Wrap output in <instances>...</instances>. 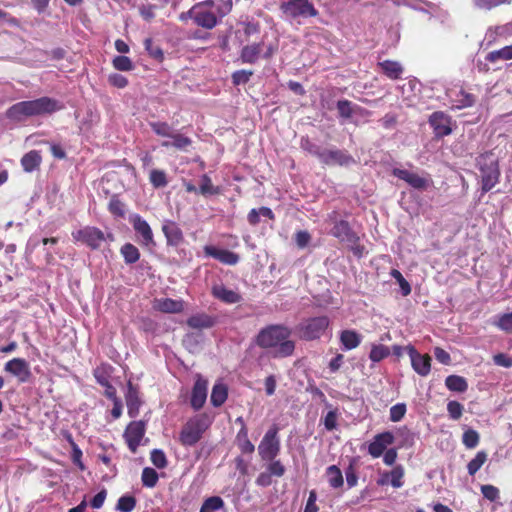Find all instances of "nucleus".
Returning <instances> with one entry per match:
<instances>
[{
	"instance_id": "1",
	"label": "nucleus",
	"mask_w": 512,
	"mask_h": 512,
	"mask_svg": "<svg viewBox=\"0 0 512 512\" xmlns=\"http://www.w3.org/2000/svg\"><path fill=\"white\" fill-rule=\"evenodd\" d=\"M291 331L282 325H271L262 329L257 336V344L262 348H273L275 357H288L293 354L295 343L289 340Z\"/></svg>"
},
{
	"instance_id": "2",
	"label": "nucleus",
	"mask_w": 512,
	"mask_h": 512,
	"mask_svg": "<svg viewBox=\"0 0 512 512\" xmlns=\"http://www.w3.org/2000/svg\"><path fill=\"white\" fill-rule=\"evenodd\" d=\"M62 105L55 99L41 97L35 100L22 101L11 106L6 115L14 121H23L28 117L50 114L58 111Z\"/></svg>"
},
{
	"instance_id": "3",
	"label": "nucleus",
	"mask_w": 512,
	"mask_h": 512,
	"mask_svg": "<svg viewBox=\"0 0 512 512\" xmlns=\"http://www.w3.org/2000/svg\"><path fill=\"white\" fill-rule=\"evenodd\" d=\"M212 420L207 414H198L191 417L182 427L179 441L183 446H193L209 428Z\"/></svg>"
},
{
	"instance_id": "4",
	"label": "nucleus",
	"mask_w": 512,
	"mask_h": 512,
	"mask_svg": "<svg viewBox=\"0 0 512 512\" xmlns=\"http://www.w3.org/2000/svg\"><path fill=\"white\" fill-rule=\"evenodd\" d=\"M213 0H205L196 3L188 12L187 15L191 18L194 23L204 29H213L217 26L218 20L217 15L211 9Z\"/></svg>"
},
{
	"instance_id": "5",
	"label": "nucleus",
	"mask_w": 512,
	"mask_h": 512,
	"mask_svg": "<svg viewBox=\"0 0 512 512\" xmlns=\"http://www.w3.org/2000/svg\"><path fill=\"white\" fill-rule=\"evenodd\" d=\"M481 172L482 191H490L498 182L500 170L498 162L489 156H481L478 160Z\"/></svg>"
},
{
	"instance_id": "6",
	"label": "nucleus",
	"mask_w": 512,
	"mask_h": 512,
	"mask_svg": "<svg viewBox=\"0 0 512 512\" xmlns=\"http://www.w3.org/2000/svg\"><path fill=\"white\" fill-rule=\"evenodd\" d=\"M280 10L289 18L315 17L318 14L310 0H287L281 3Z\"/></svg>"
},
{
	"instance_id": "7",
	"label": "nucleus",
	"mask_w": 512,
	"mask_h": 512,
	"mask_svg": "<svg viewBox=\"0 0 512 512\" xmlns=\"http://www.w3.org/2000/svg\"><path fill=\"white\" fill-rule=\"evenodd\" d=\"M329 326L326 316L307 319L298 326L299 335L305 340H315L322 336Z\"/></svg>"
},
{
	"instance_id": "8",
	"label": "nucleus",
	"mask_w": 512,
	"mask_h": 512,
	"mask_svg": "<svg viewBox=\"0 0 512 512\" xmlns=\"http://www.w3.org/2000/svg\"><path fill=\"white\" fill-rule=\"evenodd\" d=\"M278 428L271 427L262 438L259 446L258 453L262 460L271 461L276 458L280 451V441L277 436Z\"/></svg>"
},
{
	"instance_id": "9",
	"label": "nucleus",
	"mask_w": 512,
	"mask_h": 512,
	"mask_svg": "<svg viewBox=\"0 0 512 512\" xmlns=\"http://www.w3.org/2000/svg\"><path fill=\"white\" fill-rule=\"evenodd\" d=\"M72 237L75 241L82 242L93 250L100 248L106 240L105 234L100 229L91 226L72 232Z\"/></svg>"
},
{
	"instance_id": "10",
	"label": "nucleus",
	"mask_w": 512,
	"mask_h": 512,
	"mask_svg": "<svg viewBox=\"0 0 512 512\" xmlns=\"http://www.w3.org/2000/svg\"><path fill=\"white\" fill-rule=\"evenodd\" d=\"M319 160L331 166H349L355 163L354 158L348 152L339 149H324L323 152H319Z\"/></svg>"
},
{
	"instance_id": "11",
	"label": "nucleus",
	"mask_w": 512,
	"mask_h": 512,
	"mask_svg": "<svg viewBox=\"0 0 512 512\" xmlns=\"http://www.w3.org/2000/svg\"><path fill=\"white\" fill-rule=\"evenodd\" d=\"M145 430V423L141 420L133 421L127 426L124 432V438L126 440L128 448L133 453L136 452L137 448L141 444V441L145 434Z\"/></svg>"
},
{
	"instance_id": "12",
	"label": "nucleus",
	"mask_w": 512,
	"mask_h": 512,
	"mask_svg": "<svg viewBox=\"0 0 512 512\" xmlns=\"http://www.w3.org/2000/svg\"><path fill=\"white\" fill-rule=\"evenodd\" d=\"M131 223L136 233L141 237L140 242L142 245L146 247L155 246L152 229L146 220L139 215H133Z\"/></svg>"
},
{
	"instance_id": "13",
	"label": "nucleus",
	"mask_w": 512,
	"mask_h": 512,
	"mask_svg": "<svg viewBox=\"0 0 512 512\" xmlns=\"http://www.w3.org/2000/svg\"><path fill=\"white\" fill-rule=\"evenodd\" d=\"M393 442L394 435L391 432L386 431L383 433H379L375 435L373 440L370 442L368 446V453L373 458H379L380 456L383 455L385 451H387L386 448L389 445L393 444Z\"/></svg>"
},
{
	"instance_id": "14",
	"label": "nucleus",
	"mask_w": 512,
	"mask_h": 512,
	"mask_svg": "<svg viewBox=\"0 0 512 512\" xmlns=\"http://www.w3.org/2000/svg\"><path fill=\"white\" fill-rule=\"evenodd\" d=\"M392 174L415 189H426L429 186V179L407 169L394 168Z\"/></svg>"
},
{
	"instance_id": "15",
	"label": "nucleus",
	"mask_w": 512,
	"mask_h": 512,
	"mask_svg": "<svg viewBox=\"0 0 512 512\" xmlns=\"http://www.w3.org/2000/svg\"><path fill=\"white\" fill-rule=\"evenodd\" d=\"M429 123L437 137H444L452 132L451 118L443 112H434L429 118Z\"/></svg>"
},
{
	"instance_id": "16",
	"label": "nucleus",
	"mask_w": 512,
	"mask_h": 512,
	"mask_svg": "<svg viewBox=\"0 0 512 512\" xmlns=\"http://www.w3.org/2000/svg\"><path fill=\"white\" fill-rule=\"evenodd\" d=\"M407 349L411 359L412 367L415 372L421 376H427L431 369L430 356L427 354L423 355L418 353L417 350L412 346H409Z\"/></svg>"
},
{
	"instance_id": "17",
	"label": "nucleus",
	"mask_w": 512,
	"mask_h": 512,
	"mask_svg": "<svg viewBox=\"0 0 512 512\" xmlns=\"http://www.w3.org/2000/svg\"><path fill=\"white\" fill-rule=\"evenodd\" d=\"M4 370L17 377L20 382H26L30 377L29 364L22 358H13L8 361L4 366Z\"/></svg>"
},
{
	"instance_id": "18",
	"label": "nucleus",
	"mask_w": 512,
	"mask_h": 512,
	"mask_svg": "<svg viewBox=\"0 0 512 512\" xmlns=\"http://www.w3.org/2000/svg\"><path fill=\"white\" fill-rule=\"evenodd\" d=\"M208 382L201 377H198L194 383L191 395V406L195 410L203 407L207 399Z\"/></svg>"
},
{
	"instance_id": "19",
	"label": "nucleus",
	"mask_w": 512,
	"mask_h": 512,
	"mask_svg": "<svg viewBox=\"0 0 512 512\" xmlns=\"http://www.w3.org/2000/svg\"><path fill=\"white\" fill-rule=\"evenodd\" d=\"M331 234L348 245H355L358 240V237L351 230L348 222L344 220L335 223L331 230Z\"/></svg>"
},
{
	"instance_id": "20",
	"label": "nucleus",
	"mask_w": 512,
	"mask_h": 512,
	"mask_svg": "<svg viewBox=\"0 0 512 512\" xmlns=\"http://www.w3.org/2000/svg\"><path fill=\"white\" fill-rule=\"evenodd\" d=\"M204 252L206 256L215 258L223 264L235 265L239 261V256L236 253L225 249H219L211 245L205 246Z\"/></svg>"
},
{
	"instance_id": "21",
	"label": "nucleus",
	"mask_w": 512,
	"mask_h": 512,
	"mask_svg": "<svg viewBox=\"0 0 512 512\" xmlns=\"http://www.w3.org/2000/svg\"><path fill=\"white\" fill-rule=\"evenodd\" d=\"M448 97L451 107L454 109L471 107L475 103V97L462 89L450 90L448 92Z\"/></svg>"
},
{
	"instance_id": "22",
	"label": "nucleus",
	"mask_w": 512,
	"mask_h": 512,
	"mask_svg": "<svg viewBox=\"0 0 512 512\" xmlns=\"http://www.w3.org/2000/svg\"><path fill=\"white\" fill-rule=\"evenodd\" d=\"M212 294L215 298L227 304H235L241 300V296L236 291L228 289L222 284L214 285Z\"/></svg>"
},
{
	"instance_id": "23",
	"label": "nucleus",
	"mask_w": 512,
	"mask_h": 512,
	"mask_svg": "<svg viewBox=\"0 0 512 512\" xmlns=\"http://www.w3.org/2000/svg\"><path fill=\"white\" fill-rule=\"evenodd\" d=\"M125 399L128 409V415L131 418L137 417L141 406V400L139 398L137 389L130 382L128 383Z\"/></svg>"
},
{
	"instance_id": "24",
	"label": "nucleus",
	"mask_w": 512,
	"mask_h": 512,
	"mask_svg": "<svg viewBox=\"0 0 512 512\" xmlns=\"http://www.w3.org/2000/svg\"><path fill=\"white\" fill-rule=\"evenodd\" d=\"M154 308L164 313H179L183 310L184 305L182 300L159 298L154 301Z\"/></svg>"
},
{
	"instance_id": "25",
	"label": "nucleus",
	"mask_w": 512,
	"mask_h": 512,
	"mask_svg": "<svg viewBox=\"0 0 512 512\" xmlns=\"http://www.w3.org/2000/svg\"><path fill=\"white\" fill-rule=\"evenodd\" d=\"M263 50L262 43H253L246 45L240 52V59L243 63L254 64L259 59Z\"/></svg>"
},
{
	"instance_id": "26",
	"label": "nucleus",
	"mask_w": 512,
	"mask_h": 512,
	"mask_svg": "<svg viewBox=\"0 0 512 512\" xmlns=\"http://www.w3.org/2000/svg\"><path fill=\"white\" fill-rule=\"evenodd\" d=\"M162 230L169 245L177 246L183 239L182 231L175 222L167 221Z\"/></svg>"
},
{
	"instance_id": "27",
	"label": "nucleus",
	"mask_w": 512,
	"mask_h": 512,
	"mask_svg": "<svg viewBox=\"0 0 512 512\" xmlns=\"http://www.w3.org/2000/svg\"><path fill=\"white\" fill-rule=\"evenodd\" d=\"M191 144L192 140L189 137L177 132H173L169 140L162 141L161 146L165 148L174 147L178 150L184 151Z\"/></svg>"
},
{
	"instance_id": "28",
	"label": "nucleus",
	"mask_w": 512,
	"mask_h": 512,
	"mask_svg": "<svg viewBox=\"0 0 512 512\" xmlns=\"http://www.w3.org/2000/svg\"><path fill=\"white\" fill-rule=\"evenodd\" d=\"M340 341L345 350H352L361 343V335L355 330H343L340 334Z\"/></svg>"
},
{
	"instance_id": "29",
	"label": "nucleus",
	"mask_w": 512,
	"mask_h": 512,
	"mask_svg": "<svg viewBox=\"0 0 512 512\" xmlns=\"http://www.w3.org/2000/svg\"><path fill=\"white\" fill-rule=\"evenodd\" d=\"M187 324L189 327L194 329L210 328L214 324V320L211 316L205 313L195 314L188 318Z\"/></svg>"
},
{
	"instance_id": "30",
	"label": "nucleus",
	"mask_w": 512,
	"mask_h": 512,
	"mask_svg": "<svg viewBox=\"0 0 512 512\" xmlns=\"http://www.w3.org/2000/svg\"><path fill=\"white\" fill-rule=\"evenodd\" d=\"M41 155L38 151L32 150L26 153L21 159V165L26 172H32L39 167Z\"/></svg>"
},
{
	"instance_id": "31",
	"label": "nucleus",
	"mask_w": 512,
	"mask_h": 512,
	"mask_svg": "<svg viewBox=\"0 0 512 512\" xmlns=\"http://www.w3.org/2000/svg\"><path fill=\"white\" fill-rule=\"evenodd\" d=\"M446 387L453 392L463 393L468 389L466 379L458 375H450L445 379Z\"/></svg>"
},
{
	"instance_id": "32",
	"label": "nucleus",
	"mask_w": 512,
	"mask_h": 512,
	"mask_svg": "<svg viewBox=\"0 0 512 512\" xmlns=\"http://www.w3.org/2000/svg\"><path fill=\"white\" fill-rule=\"evenodd\" d=\"M381 69L383 72L391 79H398L400 78L403 68L399 62L396 61H390L385 60L381 63H379Z\"/></svg>"
},
{
	"instance_id": "33",
	"label": "nucleus",
	"mask_w": 512,
	"mask_h": 512,
	"mask_svg": "<svg viewBox=\"0 0 512 512\" xmlns=\"http://www.w3.org/2000/svg\"><path fill=\"white\" fill-rule=\"evenodd\" d=\"M227 388L222 383H217L213 386L212 392H211V403L215 407L221 406L227 399Z\"/></svg>"
},
{
	"instance_id": "34",
	"label": "nucleus",
	"mask_w": 512,
	"mask_h": 512,
	"mask_svg": "<svg viewBox=\"0 0 512 512\" xmlns=\"http://www.w3.org/2000/svg\"><path fill=\"white\" fill-rule=\"evenodd\" d=\"M232 7V0H213V4L211 5V9L217 15L218 21L228 15L231 12Z\"/></svg>"
},
{
	"instance_id": "35",
	"label": "nucleus",
	"mask_w": 512,
	"mask_h": 512,
	"mask_svg": "<svg viewBox=\"0 0 512 512\" xmlns=\"http://www.w3.org/2000/svg\"><path fill=\"white\" fill-rule=\"evenodd\" d=\"M492 324L505 333H512V311L497 315Z\"/></svg>"
},
{
	"instance_id": "36",
	"label": "nucleus",
	"mask_w": 512,
	"mask_h": 512,
	"mask_svg": "<svg viewBox=\"0 0 512 512\" xmlns=\"http://www.w3.org/2000/svg\"><path fill=\"white\" fill-rule=\"evenodd\" d=\"M121 254L127 264H133L140 258L138 248L130 243H126L121 247Z\"/></svg>"
},
{
	"instance_id": "37",
	"label": "nucleus",
	"mask_w": 512,
	"mask_h": 512,
	"mask_svg": "<svg viewBox=\"0 0 512 512\" xmlns=\"http://www.w3.org/2000/svg\"><path fill=\"white\" fill-rule=\"evenodd\" d=\"M487 458L488 455L485 451L477 452L476 456L467 465L469 475L474 476L487 461Z\"/></svg>"
},
{
	"instance_id": "38",
	"label": "nucleus",
	"mask_w": 512,
	"mask_h": 512,
	"mask_svg": "<svg viewBox=\"0 0 512 512\" xmlns=\"http://www.w3.org/2000/svg\"><path fill=\"white\" fill-rule=\"evenodd\" d=\"M512 59V45L505 46L499 50H494L488 53L486 60L489 62H497L499 60H511Z\"/></svg>"
},
{
	"instance_id": "39",
	"label": "nucleus",
	"mask_w": 512,
	"mask_h": 512,
	"mask_svg": "<svg viewBox=\"0 0 512 512\" xmlns=\"http://www.w3.org/2000/svg\"><path fill=\"white\" fill-rule=\"evenodd\" d=\"M326 473L331 487L339 488L343 485L342 472L336 465L329 466Z\"/></svg>"
},
{
	"instance_id": "40",
	"label": "nucleus",
	"mask_w": 512,
	"mask_h": 512,
	"mask_svg": "<svg viewBox=\"0 0 512 512\" xmlns=\"http://www.w3.org/2000/svg\"><path fill=\"white\" fill-rule=\"evenodd\" d=\"M237 441L240 450L243 453H253L255 450V446L251 443V441L248 439V433L247 429L245 427H242L240 431L237 434Z\"/></svg>"
},
{
	"instance_id": "41",
	"label": "nucleus",
	"mask_w": 512,
	"mask_h": 512,
	"mask_svg": "<svg viewBox=\"0 0 512 512\" xmlns=\"http://www.w3.org/2000/svg\"><path fill=\"white\" fill-rule=\"evenodd\" d=\"M150 127L155 134L160 137L166 138L165 140H169L172 136L174 130L171 125L166 122H151Z\"/></svg>"
},
{
	"instance_id": "42",
	"label": "nucleus",
	"mask_w": 512,
	"mask_h": 512,
	"mask_svg": "<svg viewBox=\"0 0 512 512\" xmlns=\"http://www.w3.org/2000/svg\"><path fill=\"white\" fill-rule=\"evenodd\" d=\"M223 506H224V501L221 497L212 496V497L207 498L203 502L199 512H214V511L222 509Z\"/></svg>"
},
{
	"instance_id": "43",
	"label": "nucleus",
	"mask_w": 512,
	"mask_h": 512,
	"mask_svg": "<svg viewBox=\"0 0 512 512\" xmlns=\"http://www.w3.org/2000/svg\"><path fill=\"white\" fill-rule=\"evenodd\" d=\"M479 433L474 429H466L462 436V442L468 449H473L479 444Z\"/></svg>"
},
{
	"instance_id": "44",
	"label": "nucleus",
	"mask_w": 512,
	"mask_h": 512,
	"mask_svg": "<svg viewBox=\"0 0 512 512\" xmlns=\"http://www.w3.org/2000/svg\"><path fill=\"white\" fill-rule=\"evenodd\" d=\"M158 473L150 467H145L142 471L141 480L145 487L153 488L158 482Z\"/></svg>"
},
{
	"instance_id": "45",
	"label": "nucleus",
	"mask_w": 512,
	"mask_h": 512,
	"mask_svg": "<svg viewBox=\"0 0 512 512\" xmlns=\"http://www.w3.org/2000/svg\"><path fill=\"white\" fill-rule=\"evenodd\" d=\"M199 192L204 196L216 195L219 193V188L213 185L212 180L208 175L204 174L201 177Z\"/></svg>"
},
{
	"instance_id": "46",
	"label": "nucleus",
	"mask_w": 512,
	"mask_h": 512,
	"mask_svg": "<svg viewBox=\"0 0 512 512\" xmlns=\"http://www.w3.org/2000/svg\"><path fill=\"white\" fill-rule=\"evenodd\" d=\"M149 180L155 188L165 187L168 183L166 173L158 169L150 171Z\"/></svg>"
},
{
	"instance_id": "47",
	"label": "nucleus",
	"mask_w": 512,
	"mask_h": 512,
	"mask_svg": "<svg viewBox=\"0 0 512 512\" xmlns=\"http://www.w3.org/2000/svg\"><path fill=\"white\" fill-rule=\"evenodd\" d=\"M390 354V350L384 345H373L369 354V358L373 362H380Z\"/></svg>"
},
{
	"instance_id": "48",
	"label": "nucleus",
	"mask_w": 512,
	"mask_h": 512,
	"mask_svg": "<svg viewBox=\"0 0 512 512\" xmlns=\"http://www.w3.org/2000/svg\"><path fill=\"white\" fill-rule=\"evenodd\" d=\"M136 506V499L133 496L124 495L118 499L117 510L121 512H131Z\"/></svg>"
},
{
	"instance_id": "49",
	"label": "nucleus",
	"mask_w": 512,
	"mask_h": 512,
	"mask_svg": "<svg viewBox=\"0 0 512 512\" xmlns=\"http://www.w3.org/2000/svg\"><path fill=\"white\" fill-rule=\"evenodd\" d=\"M404 476V469L402 466H395L389 473L390 483L394 488H400L403 486L402 478Z\"/></svg>"
},
{
	"instance_id": "50",
	"label": "nucleus",
	"mask_w": 512,
	"mask_h": 512,
	"mask_svg": "<svg viewBox=\"0 0 512 512\" xmlns=\"http://www.w3.org/2000/svg\"><path fill=\"white\" fill-rule=\"evenodd\" d=\"M390 274L398 282V284L401 288L402 295L408 296L411 293V286L406 281V279L403 277L401 272L397 269H392Z\"/></svg>"
},
{
	"instance_id": "51",
	"label": "nucleus",
	"mask_w": 512,
	"mask_h": 512,
	"mask_svg": "<svg viewBox=\"0 0 512 512\" xmlns=\"http://www.w3.org/2000/svg\"><path fill=\"white\" fill-rule=\"evenodd\" d=\"M113 66L118 71H131L133 69V63L127 56H116L113 59Z\"/></svg>"
},
{
	"instance_id": "52",
	"label": "nucleus",
	"mask_w": 512,
	"mask_h": 512,
	"mask_svg": "<svg viewBox=\"0 0 512 512\" xmlns=\"http://www.w3.org/2000/svg\"><path fill=\"white\" fill-rule=\"evenodd\" d=\"M464 407L458 401H449L447 404V411L451 419L458 420L463 414Z\"/></svg>"
},
{
	"instance_id": "53",
	"label": "nucleus",
	"mask_w": 512,
	"mask_h": 512,
	"mask_svg": "<svg viewBox=\"0 0 512 512\" xmlns=\"http://www.w3.org/2000/svg\"><path fill=\"white\" fill-rule=\"evenodd\" d=\"M253 75V71L251 70H237L232 74V81L234 85L246 84L251 76Z\"/></svg>"
},
{
	"instance_id": "54",
	"label": "nucleus",
	"mask_w": 512,
	"mask_h": 512,
	"mask_svg": "<svg viewBox=\"0 0 512 512\" xmlns=\"http://www.w3.org/2000/svg\"><path fill=\"white\" fill-rule=\"evenodd\" d=\"M144 46L149 55L157 60L163 59V51L159 46L153 44L152 39L147 38L144 41Z\"/></svg>"
},
{
	"instance_id": "55",
	"label": "nucleus",
	"mask_w": 512,
	"mask_h": 512,
	"mask_svg": "<svg viewBox=\"0 0 512 512\" xmlns=\"http://www.w3.org/2000/svg\"><path fill=\"white\" fill-rule=\"evenodd\" d=\"M406 413V405L404 403L395 404L390 408V420L392 422H399Z\"/></svg>"
},
{
	"instance_id": "56",
	"label": "nucleus",
	"mask_w": 512,
	"mask_h": 512,
	"mask_svg": "<svg viewBox=\"0 0 512 512\" xmlns=\"http://www.w3.org/2000/svg\"><path fill=\"white\" fill-rule=\"evenodd\" d=\"M337 109L339 115L343 118H350L352 116V113L354 112L352 103L348 100H339L337 102Z\"/></svg>"
},
{
	"instance_id": "57",
	"label": "nucleus",
	"mask_w": 512,
	"mask_h": 512,
	"mask_svg": "<svg viewBox=\"0 0 512 512\" xmlns=\"http://www.w3.org/2000/svg\"><path fill=\"white\" fill-rule=\"evenodd\" d=\"M151 462L157 468H164L167 465V459L162 450L155 449L151 452Z\"/></svg>"
},
{
	"instance_id": "58",
	"label": "nucleus",
	"mask_w": 512,
	"mask_h": 512,
	"mask_svg": "<svg viewBox=\"0 0 512 512\" xmlns=\"http://www.w3.org/2000/svg\"><path fill=\"white\" fill-rule=\"evenodd\" d=\"M475 5L484 10H490L501 4H509L510 0H474Z\"/></svg>"
},
{
	"instance_id": "59",
	"label": "nucleus",
	"mask_w": 512,
	"mask_h": 512,
	"mask_svg": "<svg viewBox=\"0 0 512 512\" xmlns=\"http://www.w3.org/2000/svg\"><path fill=\"white\" fill-rule=\"evenodd\" d=\"M268 473L271 476L282 477L285 474V467L279 460H271L267 466Z\"/></svg>"
},
{
	"instance_id": "60",
	"label": "nucleus",
	"mask_w": 512,
	"mask_h": 512,
	"mask_svg": "<svg viewBox=\"0 0 512 512\" xmlns=\"http://www.w3.org/2000/svg\"><path fill=\"white\" fill-rule=\"evenodd\" d=\"M109 211L116 216L123 217L125 214L124 204L114 196L109 201Z\"/></svg>"
},
{
	"instance_id": "61",
	"label": "nucleus",
	"mask_w": 512,
	"mask_h": 512,
	"mask_svg": "<svg viewBox=\"0 0 512 512\" xmlns=\"http://www.w3.org/2000/svg\"><path fill=\"white\" fill-rule=\"evenodd\" d=\"M481 492L483 496L490 501H496L499 498V490L493 485H482Z\"/></svg>"
},
{
	"instance_id": "62",
	"label": "nucleus",
	"mask_w": 512,
	"mask_h": 512,
	"mask_svg": "<svg viewBox=\"0 0 512 512\" xmlns=\"http://www.w3.org/2000/svg\"><path fill=\"white\" fill-rule=\"evenodd\" d=\"M108 81L111 85H113L117 88H124L128 84L127 78L118 73H113V74L109 75Z\"/></svg>"
},
{
	"instance_id": "63",
	"label": "nucleus",
	"mask_w": 512,
	"mask_h": 512,
	"mask_svg": "<svg viewBox=\"0 0 512 512\" xmlns=\"http://www.w3.org/2000/svg\"><path fill=\"white\" fill-rule=\"evenodd\" d=\"M317 493L315 490L309 492V496L303 512H318L319 508L316 505Z\"/></svg>"
},
{
	"instance_id": "64",
	"label": "nucleus",
	"mask_w": 512,
	"mask_h": 512,
	"mask_svg": "<svg viewBox=\"0 0 512 512\" xmlns=\"http://www.w3.org/2000/svg\"><path fill=\"white\" fill-rule=\"evenodd\" d=\"M493 361L496 365L501 367L509 368L512 366V359L503 353L494 355Z\"/></svg>"
}]
</instances>
